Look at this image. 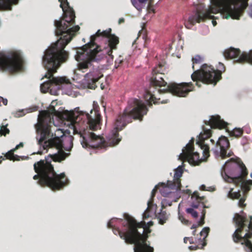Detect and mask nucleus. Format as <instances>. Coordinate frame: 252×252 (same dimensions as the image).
I'll return each mask as SVG.
<instances>
[{
  "label": "nucleus",
  "instance_id": "f257e3e1",
  "mask_svg": "<svg viewBox=\"0 0 252 252\" xmlns=\"http://www.w3.org/2000/svg\"><path fill=\"white\" fill-rule=\"evenodd\" d=\"M148 111L145 104L141 100L130 98L123 112L115 120L114 127L111 131L108 141L103 138L95 135L90 130H96L99 126L101 117L99 114L92 118L88 113L76 111H64L62 118L70 123L73 129V134H77L81 138V143L83 147L93 149L104 148L108 146L117 145L121 140L119 132L132 120L142 121Z\"/></svg>",
  "mask_w": 252,
  "mask_h": 252
},
{
  "label": "nucleus",
  "instance_id": "f03ea898",
  "mask_svg": "<svg viewBox=\"0 0 252 252\" xmlns=\"http://www.w3.org/2000/svg\"><path fill=\"white\" fill-rule=\"evenodd\" d=\"M53 120L52 113L48 111H41L38 118V128L37 131L40 133L36 136L38 144L42 146L44 150L50 148H55L58 150L57 154L50 155V159L45 158L35 162L34 170L37 173L33 179L38 180V184L41 187H48L52 190H58L63 188L69 184V180L64 173L57 174L51 160L55 162H61L69 155L63 151V141L60 137L51 132L50 124Z\"/></svg>",
  "mask_w": 252,
  "mask_h": 252
},
{
  "label": "nucleus",
  "instance_id": "7ed1b4c3",
  "mask_svg": "<svg viewBox=\"0 0 252 252\" xmlns=\"http://www.w3.org/2000/svg\"><path fill=\"white\" fill-rule=\"evenodd\" d=\"M249 0H210L212 5L205 9L202 5L197 7L195 11L189 16L188 21L185 22V26L190 29L196 23L204 22L207 19H212V24H217L216 17L211 14L220 12L223 18L238 20L245 10L248 6Z\"/></svg>",
  "mask_w": 252,
  "mask_h": 252
},
{
  "label": "nucleus",
  "instance_id": "20e7f679",
  "mask_svg": "<svg viewBox=\"0 0 252 252\" xmlns=\"http://www.w3.org/2000/svg\"><path fill=\"white\" fill-rule=\"evenodd\" d=\"M125 220L121 219H111L107 227L112 228L115 235H119L127 244H134V252H153V248L147 243V236L138 232V228L143 227L144 222H138L128 214L124 215Z\"/></svg>",
  "mask_w": 252,
  "mask_h": 252
},
{
  "label": "nucleus",
  "instance_id": "39448f33",
  "mask_svg": "<svg viewBox=\"0 0 252 252\" xmlns=\"http://www.w3.org/2000/svg\"><path fill=\"white\" fill-rule=\"evenodd\" d=\"M69 40L63 43L62 40H58L45 51L43 57V64L47 71L44 77L49 80L41 84V92L44 93L47 92L54 85H60L63 83L67 84L69 82V80L65 77L53 76L54 73L57 72L61 64L66 61L68 58V53L64 49L69 42Z\"/></svg>",
  "mask_w": 252,
  "mask_h": 252
},
{
  "label": "nucleus",
  "instance_id": "423d86ee",
  "mask_svg": "<svg viewBox=\"0 0 252 252\" xmlns=\"http://www.w3.org/2000/svg\"><path fill=\"white\" fill-rule=\"evenodd\" d=\"M221 174L226 182L240 186L245 192L251 189L252 180H245L248 171L240 158H231L226 161L221 168Z\"/></svg>",
  "mask_w": 252,
  "mask_h": 252
},
{
  "label": "nucleus",
  "instance_id": "0eeeda50",
  "mask_svg": "<svg viewBox=\"0 0 252 252\" xmlns=\"http://www.w3.org/2000/svg\"><path fill=\"white\" fill-rule=\"evenodd\" d=\"M59 1L61 3L60 7L63 13L60 20H55L54 22L56 27V35H61L59 40H62L63 43L68 40H70V42L75 36L76 32L79 30L80 27L78 25L72 27L75 24V15L67 0H59Z\"/></svg>",
  "mask_w": 252,
  "mask_h": 252
},
{
  "label": "nucleus",
  "instance_id": "6e6552de",
  "mask_svg": "<svg viewBox=\"0 0 252 252\" xmlns=\"http://www.w3.org/2000/svg\"><path fill=\"white\" fill-rule=\"evenodd\" d=\"M233 220L237 227L232 235L233 241L244 245L246 252H252V216L247 218L242 210L235 214Z\"/></svg>",
  "mask_w": 252,
  "mask_h": 252
},
{
  "label": "nucleus",
  "instance_id": "1a4fd4ad",
  "mask_svg": "<svg viewBox=\"0 0 252 252\" xmlns=\"http://www.w3.org/2000/svg\"><path fill=\"white\" fill-rule=\"evenodd\" d=\"M106 41L108 43L107 47H102L98 44H92L89 51L88 58L78 63L77 69L84 72V70L91 67L94 62H98L107 56H110L113 59V50L117 49V45L119 43V38L112 34Z\"/></svg>",
  "mask_w": 252,
  "mask_h": 252
},
{
  "label": "nucleus",
  "instance_id": "9d476101",
  "mask_svg": "<svg viewBox=\"0 0 252 252\" xmlns=\"http://www.w3.org/2000/svg\"><path fill=\"white\" fill-rule=\"evenodd\" d=\"M203 131L200 133L199 141L197 144L199 145L203 151V158H200L199 155L197 152H194V139L191 140L186 145L185 149L183 150V153L179 156V159L183 161H188L190 164L194 165H198L202 161L206 160L210 157V148L206 144L204 140L210 137L212 135V130L210 129H207L203 126Z\"/></svg>",
  "mask_w": 252,
  "mask_h": 252
},
{
  "label": "nucleus",
  "instance_id": "9b49d317",
  "mask_svg": "<svg viewBox=\"0 0 252 252\" xmlns=\"http://www.w3.org/2000/svg\"><path fill=\"white\" fill-rule=\"evenodd\" d=\"M218 68L219 69L215 70L211 65L204 64L200 69L193 72L191 77L194 82H196V85L200 87L201 84L198 82L200 81L205 84H214L221 79V74L225 71V66L221 63H219Z\"/></svg>",
  "mask_w": 252,
  "mask_h": 252
},
{
  "label": "nucleus",
  "instance_id": "f8f14e48",
  "mask_svg": "<svg viewBox=\"0 0 252 252\" xmlns=\"http://www.w3.org/2000/svg\"><path fill=\"white\" fill-rule=\"evenodd\" d=\"M111 31L112 30L110 28L102 32H101L100 30H98L95 34L92 35L90 37V42L82 47L78 48L77 50L75 59L78 62V63L85 61L86 59L88 58L89 51L92 44H97L95 41L100 37L105 38L107 40L110 36V35L112 34L111 33Z\"/></svg>",
  "mask_w": 252,
  "mask_h": 252
},
{
  "label": "nucleus",
  "instance_id": "ddd939ff",
  "mask_svg": "<svg viewBox=\"0 0 252 252\" xmlns=\"http://www.w3.org/2000/svg\"><path fill=\"white\" fill-rule=\"evenodd\" d=\"M23 63L22 57L19 53L14 52L10 56L0 55V67L10 73H14L22 70Z\"/></svg>",
  "mask_w": 252,
  "mask_h": 252
},
{
  "label": "nucleus",
  "instance_id": "4468645a",
  "mask_svg": "<svg viewBox=\"0 0 252 252\" xmlns=\"http://www.w3.org/2000/svg\"><path fill=\"white\" fill-rule=\"evenodd\" d=\"M173 181H168L167 183H160L158 184L160 193L163 196H168L171 193V190H181L182 187L181 177L183 174L182 166H179L175 170Z\"/></svg>",
  "mask_w": 252,
  "mask_h": 252
},
{
  "label": "nucleus",
  "instance_id": "2eb2a0df",
  "mask_svg": "<svg viewBox=\"0 0 252 252\" xmlns=\"http://www.w3.org/2000/svg\"><path fill=\"white\" fill-rule=\"evenodd\" d=\"M194 87L192 82L179 84L173 82L169 83L166 89H158L156 91L160 94L169 92L178 97H186L190 92L194 90Z\"/></svg>",
  "mask_w": 252,
  "mask_h": 252
},
{
  "label": "nucleus",
  "instance_id": "dca6fc26",
  "mask_svg": "<svg viewBox=\"0 0 252 252\" xmlns=\"http://www.w3.org/2000/svg\"><path fill=\"white\" fill-rule=\"evenodd\" d=\"M165 68L161 63L155 67L152 71V76L150 79V85L151 87L157 89V87H165L167 85V82L164 81L165 77Z\"/></svg>",
  "mask_w": 252,
  "mask_h": 252
},
{
  "label": "nucleus",
  "instance_id": "f3484780",
  "mask_svg": "<svg viewBox=\"0 0 252 252\" xmlns=\"http://www.w3.org/2000/svg\"><path fill=\"white\" fill-rule=\"evenodd\" d=\"M230 148L229 141L227 137L221 136L216 143V149L213 150L216 158L221 157V159H224L231 157L233 153L229 151L227 154V151Z\"/></svg>",
  "mask_w": 252,
  "mask_h": 252
},
{
  "label": "nucleus",
  "instance_id": "a211bd4d",
  "mask_svg": "<svg viewBox=\"0 0 252 252\" xmlns=\"http://www.w3.org/2000/svg\"><path fill=\"white\" fill-rule=\"evenodd\" d=\"M191 199L192 201L191 206L192 208H198L199 207H201L203 208L201 212V218L200 220L197 222L199 226H201L205 223L204 219L206 214V210L204 209L207 208L204 202L205 197L199 196L198 192L194 191L191 195Z\"/></svg>",
  "mask_w": 252,
  "mask_h": 252
},
{
  "label": "nucleus",
  "instance_id": "6ab92c4d",
  "mask_svg": "<svg viewBox=\"0 0 252 252\" xmlns=\"http://www.w3.org/2000/svg\"><path fill=\"white\" fill-rule=\"evenodd\" d=\"M204 123L206 125L210 126L211 128H225L227 130L226 127L228 125L227 123L221 119L219 115L212 116L209 121H205Z\"/></svg>",
  "mask_w": 252,
  "mask_h": 252
},
{
  "label": "nucleus",
  "instance_id": "aec40b11",
  "mask_svg": "<svg viewBox=\"0 0 252 252\" xmlns=\"http://www.w3.org/2000/svg\"><path fill=\"white\" fill-rule=\"evenodd\" d=\"M100 78V77L95 76L93 73L89 72L85 75V79L87 82L90 89H95L96 87L95 84Z\"/></svg>",
  "mask_w": 252,
  "mask_h": 252
},
{
  "label": "nucleus",
  "instance_id": "412c9836",
  "mask_svg": "<svg viewBox=\"0 0 252 252\" xmlns=\"http://www.w3.org/2000/svg\"><path fill=\"white\" fill-rule=\"evenodd\" d=\"M241 51L239 49H236L231 47L226 50L224 53L223 55L226 59H231L238 57L241 55Z\"/></svg>",
  "mask_w": 252,
  "mask_h": 252
},
{
  "label": "nucleus",
  "instance_id": "4be33fe9",
  "mask_svg": "<svg viewBox=\"0 0 252 252\" xmlns=\"http://www.w3.org/2000/svg\"><path fill=\"white\" fill-rule=\"evenodd\" d=\"M235 63H249L252 64V50H251L249 53L243 52L241 54L240 58L234 61Z\"/></svg>",
  "mask_w": 252,
  "mask_h": 252
},
{
  "label": "nucleus",
  "instance_id": "5701e85b",
  "mask_svg": "<svg viewBox=\"0 0 252 252\" xmlns=\"http://www.w3.org/2000/svg\"><path fill=\"white\" fill-rule=\"evenodd\" d=\"M19 0H0V10H11L12 4L18 3Z\"/></svg>",
  "mask_w": 252,
  "mask_h": 252
},
{
  "label": "nucleus",
  "instance_id": "b1692460",
  "mask_svg": "<svg viewBox=\"0 0 252 252\" xmlns=\"http://www.w3.org/2000/svg\"><path fill=\"white\" fill-rule=\"evenodd\" d=\"M150 89H151V87L150 88ZM154 93V91L152 92V91L150 90L146 92V94L145 95V99L149 100V103L151 105H152V102H153L154 104L158 103V101H157L158 99L155 96L156 94Z\"/></svg>",
  "mask_w": 252,
  "mask_h": 252
},
{
  "label": "nucleus",
  "instance_id": "393cba45",
  "mask_svg": "<svg viewBox=\"0 0 252 252\" xmlns=\"http://www.w3.org/2000/svg\"><path fill=\"white\" fill-rule=\"evenodd\" d=\"M15 151L12 149L10 151H8L5 155L4 157H5L6 159L11 160H19V156L17 155H15L14 154V152Z\"/></svg>",
  "mask_w": 252,
  "mask_h": 252
},
{
  "label": "nucleus",
  "instance_id": "a878e982",
  "mask_svg": "<svg viewBox=\"0 0 252 252\" xmlns=\"http://www.w3.org/2000/svg\"><path fill=\"white\" fill-rule=\"evenodd\" d=\"M158 219L159 220V223L163 225L166 222L168 219V216L165 211H161L158 214Z\"/></svg>",
  "mask_w": 252,
  "mask_h": 252
},
{
  "label": "nucleus",
  "instance_id": "bb28decb",
  "mask_svg": "<svg viewBox=\"0 0 252 252\" xmlns=\"http://www.w3.org/2000/svg\"><path fill=\"white\" fill-rule=\"evenodd\" d=\"M210 228L209 227H206L203 228L202 231L200 232V236L203 237L202 239L201 238L199 239L200 242H206L205 239L207 237Z\"/></svg>",
  "mask_w": 252,
  "mask_h": 252
},
{
  "label": "nucleus",
  "instance_id": "cd10ccee",
  "mask_svg": "<svg viewBox=\"0 0 252 252\" xmlns=\"http://www.w3.org/2000/svg\"><path fill=\"white\" fill-rule=\"evenodd\" d=\"M233 189H231L230 191L228 192V196L232 199H238L241 196V192L240 190H239L237 192H233Z\"/></svg>",
  "mask_w": 252,
  "mask_h": 252
},
{
  "label": "nucleus",
  "instance_id": "c85d7f7f",
  "mask_svg": "<svg viewBox=\"0 0 252 252\" xmlns=\"http://www.w3.org/2000/svg\"><path fill=\"white\" fill-rule=\"evenodd\" d=\"M243 133V130L241 128H234L232 131L229 132L230 135L234 136L236 137H240Z\"/></svg>",
  "mask_w": 252,
  "mask_h": 252
},
{
  "label": "nucleus",
  "instance_id": "c756f323",
  "mask_svg": "<svg viewBox=\"0 0 252 252\" xmlns=\"http://www.w3.org/2000/svg\"><path fill=\"white\" fill-rule=\"evenodd\" d=\"M8 126V124H6L5 125H4L2 124V125L0 126V135H4L5 136L7 134H9L10 130L9 129L7 128V126Z\"/></svg>",
  "mask_w": 252,
  "mask_h": 252
},
{
  "label": "nucleus",
  "instance_id": "7c9ffc66",
  "mask_svg": "<svg viewBox=\"0 0 252 252\" xmlns=\"http://www.w3.org/2000/svg\"><path fill=\"white\" fill-rule=\"evenodd\" d=\"M203 61V59L199 55H196L192 58V69H194V64L200 63Z\"/></svg>",
  "mask_w": 252,
  "mask_h": 252
},
{
  "label": "nucleus",
  "instance_id": "2f4dec72",
  "mask_svg": "<svg viewBox=\"0 0 252 252\" xmlns=\"http://www.w3.org/2000/svg\"><path fill=\"white\" fill-rule=\"evenodd\" d=\"M207 244L206 242H201L196 246H190L189 247L190 250H196L198 249H203V247Z\"/></svg>",
  "mask_w": 252,
  "mask_h": 252
},
{
  "label": "nucleus",
  "instance_id": "473e14b6",
  "mask_svg": "<svg viewBox=\"0 0 252 252\" xmlns=\"http://www.w3.org/2000/svg\"><path fill=\"white\" fill-rule=\"evenodd\" d=\"M242 190H243L244 195V196H243L242 198H241L240 199V200L238 202V205L240 207L244 208L246 206V204L245 203V201L246 200V194L247 193V192L248 191L245 192L244 191V190L243 189H242Z\"/></svg>",
  "mask_w": 252,
  "mask_h": 252
},
{
  "label": "nucleus",
  "instance_id": "72a5a7b5",
  "mask_svg": "<svg viewBox=\"0 0 252 252\" xmlns=\"http://www.w3.org/2000/svg\"><path fill=\"white\" fill-rule=\"evenodd\" d=\"M187 213L190 214L193 218H196L198 217V213L194 211L193 208H188L186 210Z\"/></svg>",
  "mask_w": 252,
  "mask_h": 252
},
{
  "label": "nucleus",
  "instance_id": "f704fd0d",
  "mask_svg": "<svg viewBox=\"0 0 252 252\" xmlns=\"http://www.w3.org/2000/svg\"><path fill=\"white\" fill-rule=\"evenodd\" d=\"M144 222L145 223V224H144L143 227H142V228H143V229L142 230V234H143V235L147 236V238H148V235L144 234L145 232V228L147 227H150L153 226L154 224V222L152 221H150L148 222L146 225V222L145 221H141V222ZM140 228H142V227H140ZM140 233L141 234V233Z\"/></svg>",
  "mask_w": 252,
  "mask_h": 252
},
{
  "label": "nucleus",
  "instance_id": "c9c22d12",
  "mask_svg": "<svg viewBox=\"0 0 252 252\" xmlns=\"http://www.w3.org/2000/svg\"><path fill=\"white\" fill-rule=\"evenodd\" d=\"M123 60L124 59L122 58V57L120 56L117 59L115 62V67L116 68H118L123 62Z\"/></svg>",
  "mask_w": 252,
  "mask_h": 252
},
{
  "label": "nucleus",
  "instance_id": "e433bc0d",
  "mask_svg": "<svg viewBox=\"0 0 252 252\" xmlns=\"http://www.w3.org/2000/svg\"><path fill=\"white\" fill-rule=\"evenodd\" d=\"M179 219L181 222L185 224L188 225L189 224H190V222L189 221V220H186L183 216H180Z\"/></svg>",
  "mask_w": 252,
  "mask_h": 252
},
{
  "label": "nucleus",
  "instance_id": "4c0bfd02",
  "mask_svg": "<svg viewBox=\"0 0 252 252\" xmlns=\"http://www.w3.org/2000/svg\"><path fill=\"white\" fill-rule=\"evenodd\" d=\"M184 242L187 244L188 242H189L190 244H193V238L192 237H185L184 239Z\"/></svg>",
  "mask_w": 252,
  "mask_h": 252
},
{
  "label": "nucleus",
  "instance_id": "58836bf2",
  "mask_svg": "<svg viewBox=\"0 0 252 252\" xmlns=\"http://www.w3.org/2000/svg\"><path fill=\"white\" fill-rule=\"evenodd\" d=\"M1 102L4 105H6L8 103L7 99L0 96V106H1Z\"/></svg>",
  "mask_w": 252,
  "mask_h": 252
},
{
  "label": "nucleus",
  "instance_id": "ea45409f",
  "mask_svg": "<svg viewBox=\"0 0 252 252\" xmlns=\"http://www.w3.org/2000/svg\"><path fill=\"white\" fill-rule=\"evenodd\" d=\"M159 189L158 184L155 186V188L152 190V197H154L158 189Z\"/></svg>",
  "mask_w": 252,
  "mask_h": 252
},
{
  "label": "nucleus",
  "instance_id": "a19ab883",
  "mask_svg": "<svg viewBox=\"0 0 252 252\" xmlns=\"http://www.w3.org/2000/svg\"><path fill=\"white\" fill-rule=\"evenodd\" d=\"M148 211V208L147 209V210L143 214V218L144 220H145L149 217Z\"/></svg>",
  "mask_w": 252,
  "mask_h": 252
},
{
  "label": "nucleus",
  "instance_id": "79ce46f5",
  "mask_svg": "<svg viewBox=\"0 0 252 252\" xmlns=\"http://www.w3.org/2000/svg\"><path fill=\"white\" fill-rule=\"evenodd\" d=\"M24 146V144L22 142H21L20 144L17 145L15 148L13 149V150L15 151L16 150H18L21 147H23Z\"/></svg>",
  "mask_w": 252,
  "mask_h": 252
},
{
  "label": "nucleus",
  "instance_id": "37998d69",
  "mask_svg": "<svg viewBox=\"0 0 252 252\" xmlns=\"http://www.w3.org/2000/svg\"><path fill=\"white\" fill-rule=\"evenodd\" d=\"M134 6L138 10H140L141 7L140 5L137 2L133 3Z\"/></svg>",
  "mask_w": 252,
  "mask_h": 252
},
{
  "label": "nucleus",
  "instance_id": "c03bdc74",
  "mask_svg": "<svg viewBox=\"0 0 252 252\" xmlns=\"http://www.w3.org/2000/svg\"><path fill=\"white\" fill-rule=\"evenodd\" d=\"M249 14L252 18V3L250 5L249 7Z\"/></svg>",
  "mask_w": 252,
  "mask_h": 252
},
{
  "label": "nucleus",
  "instance_id": "a18cd8bd",
  "mask_svg": "<svg viewBox=\"0 0 252 252\" xmlns=\"http://www.w3.org/2000/svg\"><path fill=\"white\" fill-rule=\"evenodd\" d=\"M198 226H199V225H198V223L197 224H193L191 227V229H195L197 227H198Z\"/></svg>",
  "mask_w": 252,
  "mask_h": 252
},
{
  "label": "nucleus",
  "instance_id": "49530a36",
  "mask_svg": "<svg viewBox=\"0 0 252 252\" xmlns=\"http://www.w3.org/2000/svg\"><path fill=\"white\" fill-rule=\"evenodd\" d=\"M125 22V19L123 18H120L119 20V24H121L122 23H124Z\"/></svg>",
  "mask_w": 252,
  "mask_h": 252
},
{
  "label": "nucleus",
  "instance_id": "de8ad7c7",
  "mask_svg": "<svg viewBox=\"0 0 252 252\" xmlns=\"http://www.w3.org/2000/svg\"><path fill=\"white\" fill-rule=\"evenodd\" d=\"M148 9L149 10L153 11L154 13L155 12L154 9L151 7V6L150 4L148 5Z\"/></svg>",
  "mask_w": 252,
  "mask_h": 252
},
{
  "label": "nucleus",
  "instance_id": "09e8293b",
  "mask_svg": "<svg viewBox=\"0 0 252 252\" xmlns=\"http://www.w3.org/2000/svg\"><path fill=\"white\" fill-rule=\"evenodd\" d=\"M4 159H5L4 157H2V156H1V157H0V163H1V162H2V160H4Z\"/></svg>",
  "mask_w": 252,
  "mask_h": 252
},
{
  "label": "nucleus",
  "instance_id": "8fccbe9b",
  "mask_svg": "<svg viewBox=\"0 0 252 252\" xmlns=\"http://www.w3.org/2000/svg\"><path fill=\"white\" fill-rule=\"evenodd\" d=\"M205 188H206V187H205V185H202L201 186V189L202 190H205Z\"/></svg>",
  "mask_w": 252,
  "mask_h": 252
},
{
  "label": "nucleus",
  "instance_id": "3c124183",
  "mask_svg": "<svg viewBox=\"0 0 252 252\" xmlns=\"http://www.w3.org/2000/svg\"><path fill=\"white\" fill-rule=\"evenodd\" d=\"M147 0H138L139 2L140 3H144V2H145Z\"/></svg>",
  "mask_w": 252,
  "mask_h": 252
},
{
  "label": "nucleus",
  "instance_id": "603ef678",
  "mask_svg": "<svg viewBox=\"0 0 252 252\" xmlns=\"http://www.w3.org/2000/svg\"><path fill=\"white\" fill-rule=\"evenodd\" d=\"M42 153L43 152L42 151H38L37 154L42 155Z\"/></svg>",
  "mask_w": 252,
  "mask_h": 252
},
{
  "label": "nucleus",
  "instance_id": "864d4df0",
  "mask_svg": "<svg viewBox=\"0 0 252 252\" xmlns=\"http://www.w3.org/2000/svg\"><path fill=\"white\" fill-rule=\"evenodd\" d=\"M52 111H53V112L52 113H55V109L54 107L52 108Z\"/></svg>",
  "mask_w": 252,
  "mask_h": 252
},
{
  "label": "nucleus",
  "instance_id": "5fc2aeb1",
  "mask_svg": "<svg viewBox=\"0 0 252 252\" xmlns=\"http://www.w3.org/2000/svg\"><path fill=\"white\" fill-rule=\"evenodd\" d=\"M195 232H196L195 230L193 231L192 234H193V235H195Z\"/></svg>",
  "mask_w": 252,
  "mask_h": 252
},
{
  "label": "nucleus",
  "instance_id": "6e6d98bb",
  "mask_svg": "<svg viewBox=\"0 0 252 252\" xmlns=\"http://www.w3.org/2000/svg\"><path fill=\"white\" fill-rule=\"evenodd\" d=\"M250 176H251V177L252 178V173H251V174H250Z\"/></svg>",
  "mask_w": 252,
  "mask_h": 252
},
{
  "label": "nucleus",
  "instance_id": "4d7b16f0",
  "mask_svg": "<svg viewBox=\"0 0 252 252\" xmlns=\"http://www.w3.org/2000/svg\"><path fill=\"white\" fill-rule=\"evenodd\" d=\"M161 103H167V101H162Z\"/></svg>",
  "mask_w": 252,
  "mask_h": 252
},
{
  "label": "nucleus",
  "instance_id": "13d9d810",
  "mask_svg": "<svg viewBox=\"0 0 252 252\" xmlns=\"http://www.w3.org/2000/svg\"><path fill=\"white\" fill-rule=\"evenodd\" d=\"M211 141L212 142H214V141L213 140V139H211Z\"/></svg>",
  "mask_w": 252,
  "mask_h": 252
},
{
  "label": "nucleus",
  "instance_id": "bf43d9fd",
  "mask_svg": "<svg viewBox=\"0 0 252 252\" xmlns=\"http://www.w3.org/2000/svg\"><path fill=\"white\" fill-rule=\"evenodd\" d=\"M96 77H98L97 76H96ZM101 76H103V75H101V76H100L99 77H101Z\"/></svg>",
  "mask_w": 252,
  "mask_h": 252
}]
</instances>
